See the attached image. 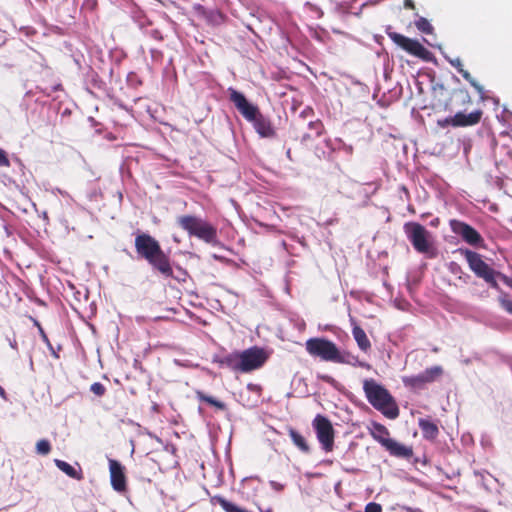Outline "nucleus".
Wrapping results in <instances>:
<instances>
[{
  "instance_id": "nucleus-12",
  "label": "nucleus",
  "mask_w": 512,
  "mask_h": 512,
  "mask_svg": "<svg viewBox=\"0 0 512 512\" xmlns=\"http://www.w3.org/2000/svg\"><path fill=\"white\" fill-rule=\"evenodd\" d=\"M228 91L230 101L235 105L237 110L247 121L250 122L252 119L257 117V115L260 113L258 107L251 104L246 99L244 94L233 88H229Z\"/></svg>"
},
{
  "instance_id": "nucleus-39",
  "label": "nucleus",
  "mask_w": 512,
  "mask_h": 512,
  "mask_svg": "<svg viewBox=\"0 0 512 512\" xmlns=\"http://www.w3.org/2000/svg\"><path fill=\"white\" fill-rule=\"evenodd\" d=\"M433 108L434 109L435 108H439V109H442L444 111H447V110H449V104H448V102H443L442 103L441 101H438V103L433 104Z\"/></svg>"
},
{
  "instance_id": "nucleus-4",
  "label": "nucleus",
  "mask_w": 512,
  "mask_h": 512,
  "mask_svg": "<svg viewBox=\"0 0 512 512\" xmlns=\"http://www.w3.org/2000/svg\"><path fill=\"white\" fill-rule=\"evenodd\" d=\"M178 225L190 236L197 237L213 246L218 244L217 228L199 217L183 215L177 218Z\"/></svg>"
},
{
  "instance_id": "nucleus-3",
  "label": "nucleus",
  "mask_w": 512,
  "mask_h": 512,
  "mask_svg": "<svg viewBox=\"0 0 512 512\" xmlns=\"http://www.w3.org/2000/svg\"><path fill=\"white\" fill-rule=\"evenodd\" d=\"M306 351L314 357L328 362L353 364L356 358L349 353H341L336 344L325 338H310L305 343Z\"/></svg>"
},
{
  "instance_id": "nucleus-7",
  "label": "nucleus",
  "mask_w": 512,
  "mask_h": 512,
  "mask_svg": "<svg viewBox=\"0 0 512 512\" xmlns=\"http://www.w3.org/2000/svg\"><path fill=\"white\" fill-rule=\"evenodd\" d=\"M387 35L395 45L409 55L426 62H430L434 59L433 53L424 47L417 39L409 38L397 32H388Z\"/></svg>"
},
{
  "instance_id": "nucleus-22",
  "label": "nucleus",
  "mask_w": 512,
  "mask_h": 512,
  "mask_svg": "<svg viewBox=\"0 0 512 512\" xmlns=\"http://www.w3.org/2000/svg\"><path fill=\"white\" fill-rule=\"evenodd\" d=\"M240 356L239 352L235 351L225 355L219 360V364L222 367L231 369L234 372H240Z\"/></svg>"
},
{
  "instance_id": "nucleus-46",
  "label": "nucleus",
  "mask_w": 512,
  "mask_h": 512,
  "mask_svg": "<svg viewBox=\"0 0 512 512\" xmlns=\"http://www.w3.org/2000/svg\"><path fill=\"white\" fill-rule=\"evenodd\" d=\"M311 138H312V135H310V134H305L303 136V140H307V139H311Z\"/></svg>"
},
{
  "instance_id": "nucleus-41",
  "label": "nucleus",
  "mask_w": 512,
  "mask_h": 512,
  "mask_svg": "<svg viewBox=\"0 0 512 512\" xmlns=\"http://www.w3.org/2000/svg\"><path fill=\"white\" fill-rule=\"evenodd\" d=\"M271 487H272L274 490H276V491H281V490H283L284 485H282V484H280V483H278V482H276V481H271Z\"/></svg>"
},
{
  "instance_id": "nucleus-26",
  "label": "nucleus",
  "mask_w": 512,
  "mask_h": 512,
  "mask_svg": "<svg viewBox=\"0 0 512 512\" xmlns=\"http://www.w3.org/2000/svg\"><path fill=\"white\" fill-rule=\"evenodd\" d=\"M448 268L452 274L458 275V278L463 282H466V279L469 278V275L464 273L462 267L457 262H450Z\"/></svg>"
},
{
  "instance_id": "nucleus-33",
  "label": "nucleus",
  "mask_w": 512,
  "mask_h": 512,
  "mask_svg": "<svg viewBox=\"0 0 512 512\" xmlns=\"http://www.w3.org/2000/svg\"><path fill=\"white\" fill-rule=\"evenodd\" d=\"M365 512H382V506L376 502H370L365 506Z\"/></svg>"
},
{
  "instance_id": "nucleus-32",
  "label": "nucleus",
  "mask_w": 512,
  "mask_h": 512,
  "mask_svg": "<svg viewBox=\"0 0 512 512\" xmlns=\"http://www.w3.org/2000/svg\"><path fill=\"white\" fill-rule=\"evenodd\" d=\"M11 163L6 151L0 149V167H10Z\"/></svg>"
},
{
  "instance_id": "nucleus-42",
  "label": "nucleus",
  "mask_w": 512,
  "mask_h": 512,
  "mask_svg": "<svg viewBox=\"0 0 512 512\" xmlns=\"http://www.w3.org/2000/svg\"><path fill=\"white\" fill-rule=\"evenodd\" d=\"M404 7L406 9L414 10L415 9V4H414L413 0H404Z\"/></svg>"
},
{
  "instance_id": "nucleus-36",
  "label": "nucleus",
  "mask_w": 512,
  "mask_h": 512,
  "mask_svg": "<svg viewBox=\"0 0 512 512\" xmlns=\"http://www.w3.org/2000/svg\"><path fill=\"white\" fill-rule=\"evenodd\" d=\"M500 279L503 281V283L505 285H507L508 287L512 288V279L504 274H502L501 272H499V274L497 275V279Z\"/></svg>"
},
{
  "instance_id": "nucleus-11",
  "label": "nucleus",
  "mask_w": 512,
  "mask_h": 512,
  "mask_svg": "<svg viewBox=\"0 0 512 512\" xmlns=\"http://www.w3.org/2000/svg\"><path fill=\"white\" fill-rule=\"evenodd\" d=\"M450 228L456 235L460 236L467 244L474 247H484V239L481 234L471 225L460 221L450 220Z\"/></svg>"
},
{
  "instance_id": "nucleus-2",
  "label": "nucleus",
  "mask_w": 512,
  "mask_h": 512,
  "mask_svg": "<svg viewBox=\"0 0 512 512\" xmlns=\"http://www.w3.org/2000/svg\"><path fill=\"white\" fill-rule=\"evenodd\" d=\"M363 390L368 402L384 416L395 419L399 416V408L391 393L374 379H365Z\"/></svg>"
},
{
  "instance_id": "nucleus-25",
  "label": "nucleus",
  "mask_w": 512,
  "mask_h": 512,
  "mask_svg": "<svg viewBox=\"0 0 512 512\" xmlns=\"http://www.w3.org/2000/svg\"><path fill=\"white\" fill-rule=\"evenodd\" d=\"M415 26L420 32H422L424 34H432L433 33V26L424 17H420L418 20H416Z\"/></svg>"
},
{
  "instance_id": "nucleus-35",
  "label": "nucleus",
  "mask_w": 512,
  "mask_h": 512,
  "mask_svg": "<svg viewBox=\"0 0 512 512\" xmlns=\"http://www.w3.org/2000/svg\"><path fill=\"white\" fill-rule=\"evenodd\" d=\"M35 322V325L38 327L39 329V332H40V335H41V338L42 340L47 343L48 345H50V342H49V339H48V336L46 335V333L44 332L43 328L41 327L40 323L37 321V320H34Z\"/></svg>"
},
{
  "instance_id": "nucleus-45",
  "label": "nucleus",
  "mask_w": 512,
  "mask_h": 512,
  "mask_svg": "<svg viewBox=\"0 0 512 512\" xmlns=\"http://www.w3.org/2000/svg\"><path fill=\"white\" fill-rule=\"evenodd\" d=\"M332 3H335V9H338L339 2L338 0H330Z\"/></svg>"
},
{
  "instance_id": "nucleus-40",
  "label": "nucleus",
  "mask_w": 512,
  "mask_h": 512,
  "mask_svg": "<svg viewBox=\"0 0 512 512\" xmlns=\"http://www.w3.org/2000/svg\"><path fill=\"white\" fill-rule=\"evenodd\" d=\"M306 6L309 7L311 10L316 11L318 13L319 17H321L323 15V12L317 6H315L309 2L306 3Z\"/></svg>"
},
{
  "instance_id": "nucleus-6",
  "label": "nucleus",
  "mask_w": 512,
  "mask_h": 512,
  "mask_svg": "<svg viewBox=\"0 0 512 512\" xmlns=\"http://www.w3.org/2000/svg\"><path fill=\"white\" fill-rule=\"evenodd\" d=\"M403 228L408 240L418 253L433 254V238L430 231L418 222H407Z\"/></svg>"
},
{
  "instance_id": "nucleus-15",
  "label": "nucleus",
  "mask_w": 512,
  "mask_h": 512,
  "mask_svg": "<svg viewBox=\"0 0 512 512\" xmlns=\"http://www.w3.org/2000/svg\"><path fill=\"white\" fill-rule=\"evenodd\" d=\"M482 115L483 112L480 109L472 111L469 114L458 112L452 116V121L454 122L453 127L474 126L481 121Z\"/></svg>"
},
{
  "instance_id": "nucleus-13",
  "label": "nucleus",
  "mask_w": 512,
  "mask_h": 512,
  "mask_svg": "<svg viewBox=\"0 0 512 512\" xmlns=\"http://www.w3.org/2000/svg\"><path fill=\"white\" fill-rule=\"evenodd\" d=\"M108 463L112 488L121 494L127 492V477L124 466L115 459H109Z\"/></svg>"
},
{
  "instance_id": "nucleus-30",
  "label": "nucleus",
  "mask_w": 512,
  "mask_h": 512,
  "mask_svg": "<svg viewBox=\"0 0 512 512\" xmlns=\"http://www.w3.org/2000/svg\"><path fill=\"white\" fill-rule=\"evenodd\" d=\"M499 303L506 312L512 315V300L508 299L507 294H503L499 297Z\"/></svg>"
},
{
  "instance_id": "nucleus-28",
  "label": "nucleus",
  "mask_w": 512,
  "mask_h": 512,
  "mask_svg": "<svg viewBox=\"0 0 512 512\" xmlns=\"http://www.w3.org/2000/svg\"><path fill=\"white\" fill-rule=\"evenodd\" d=\"M36 451L40 455H47L51 451V444L48 440H39L36 444Z\"/></svg>"
},
{
  "instance_id": "nucleus-8",
  "label": "nucleus",
  "mask_w": 512,
  "mask_h": 512,
  "mask_svg": "<svg viewBox=\"0 0 512 512\" xmlns=\"http://www.w3.org/2000/svg\"><path fill=\"white\" fill-rule=\"evenodd\" d=\"M240 373H250L260 369L267 361L268 355L263 348L253 346L239 352Z\"/></svg>"
},
{
  "instance_id": "nucleus-19",
  "label": "nucleus",
  "mask_w": 512,
  "mask_h": 512,
  "mask_svg": "<svg viewBox=\"0 0 512 512\" xmlns=\"http://www.w3.org/2000/svg\"><path fill=\"white\" fill-rule=\"evenodd\" d=\"M54 463L59 470H61L63 473H65L70 478H73L78 481H81L84 479L83 471L79 465H78V468H75L72 465H70L69 463H67L63 460H60V459H55Z\"/></svg>"
},
{
  "instance_id": "nucleus-48",
  "label": "nucleus",
  "mask_w": 512,
  "mask_h": 512,
  "mask_svg": "<svg viewBox=\"0 0 512 512\" xmlns=\"http://www.w3.org/2000/svg\"><path fill=\"white\" fill-rule=\"evenodd\" d=\"M0 393L3 395L4 394V390L3 388L0 387Z\"/></svg>"
},
{
  "instance_id": "nucleus-43",
  "label": "nucleus",
  "mask_w": 512,
  "mask_h": 512,
  "mask_svg": "<svg viewBox=\"0 0 512 512\" xmlns=\"http://www.w3.org/2000/svg\"><path fill=\"white\" fill-rule=\"evenodd\" d=\"M437 90H440L441 92L444 91V86L441 84L438 85L437 87H434V92H437Z\"/></svg>"
},
{
  "instance_id": "nucleus-1",
  "label": "nucleus",
  "mask_w": 512,
  "mask_h": 512,
  "mask_svg": "<svg viewBox=\"0 0 512 512\" xmlns=\"http://www.w3.org/2000/svg\"><path fill=\"white\" fill-rule=\"evenodd\" d=\"M135 249L138 256L164 277L173 276L170 257L162 250L160 243L148 233H138L135 237Z\"/></svg>"
},
{
  "instance_id": "nucleus-23",
  "label": "nucleus",
  "mask_w": 512,
  "mask_h": 512,
  "mask_svg": "<svg viewBox=\"0 0 512 512\" xmlns=\"http://www.w3.org/2000/svg\"><path fill=\"white\" fill-rule=\"evenodd\" d=\"M288 434L293 442V444L303 453L308 454L310 452V447L305 439V437L295 430L294 428L288 429Z\"/></svg>"
},
{
  "instance_id": "nucleus-18",
  "label": "nucleus",
  "mask_w": 512,
  "mask_h": 512,
  "mask_svg": "<svg viewBox=\"0 0 512 512\" xmlns=\"http://www.w3.org/2000/svg\"><path fill=\"white\" fill-rule=\"evenodd\" d=\"M450 65L454 67L462 77L469 82V84L474 87L478 92L483 91V87L471 76V74L463 68V63L460 58H453L448 60Z\"/></svg>"
},
{
  "instance_id": "nucleus-21",
  "label": "nucleus",
  "mask_w": 512,
  "mask_h": 512,
  "mask_svg": "<svg viewBox=\"0 0 512 512\" xmlns=\"http://www.w3.org/2000/svg\"><path fill=\"white\" fill-rule=\"evenodd\" d=\"M352 334L360 350L367 352L371 348L370 340L360 326L355 324L352 329Z\"/></svg>"
},
{
  "instance_id": "nucleus-31",
  "label": "nucleus",
  "mask_w": 512,
  "mask_h": 512,
  "mask_svg": "<svg viewBox=\"0 0 512 512\" xmlns=\"http://www.w3.org/2000/svg\"><path fill=\"white\" fill-rule=\"evenodd\" d=\"M90 391L98 397H102L106 393L105 386L100 382H95L90 386Z\"/></svg>"
},
{
  "instance_id": "nucleus-37",
  "label": "nucleus",
  "mask_w": 512,
  "mask_h": 512,
  "mask_svg": "<svg viewBox=\"0 0 512 512\" xmlns=\"http://www.w3.org/2000/svg\"><path fill=\"white\" fill-rule=\"evenodd\" d=\"M247 389H248V390H250V391H252V392H254V393H256L258 396L260 395L261 390H262V389H261V387H260L259 385H257V384H253V383H249V384L247 385Z\"/></svg>"
},
{
  "instance_id": "nucleus-34",
  "label": "nucleus",
  "mask_w": 512,
  "mask_h": 512,
  "mask_svg": "<svg viewBox=\"0 0 512 512\" xmlns=\"http://www.w3.org/2000/svg\"><path fill=\"white\" fill-rule=\"evenodd\" d=\"M453 121H452V116L451 117H447V118H444V119H439L437 121V125L441 128H446L448 126H452L453 127Z\"/></svg>"
},
{
  "instance_id": "nucleus-29",
  "label": "nucleus",
  "mask_w": 512,
  "mask_h": 512,
  "mask_svg": "<svg viewBox=\"0 0 512 512\" xmlns=\"http://www.w3.org/2000/svg\"><path fill=\"white\" fill-rule=\"evenodd\" d=\"M452 95L459 97L463 105L471 103V97L466 89H455Z\"/></svg>"
},
{
  "instance_id": "nucleus-20",
  "label": "nucleus",
  "mask_w": 512,
  "mask_h": 512,
  "mask_svg": "<svg viewBox=\"0 0 512 512\" xmlns=\"http://www.w3.org/2000/svg\"><path fill=\"white\" fill-rule=\"evenodd\" d=\"M418 425L425 439L433 441L439 435V428L436 423L429 419H419Z\"/></svg>"
},
{
  "instance_id": "nucleus-10",
  "label": "nucleus",
  "mask_w": 512,
  "mask_h": 512,
  "mask_svg": "<svg viewBox=\"0 0 512 512\" xmlns=\"http://www.w3.org/2000/svg\"><path fill=\"white\" fill-rule=\"evenodd\" d=\"M443 368L439 365L429 367L422 373L402 378L403 384L411 389H423L427 384L435 382L443 375Z\"/></svg>"
},
{
  "instance_id": "nucleus-27",
  "label": "nucleus",
  "mask_w": 512,
  "mask_h": 512,
  "mask_svg": "<svg viewBox=\"0 0 512 512\" xmlns=\"http://www.w3.org/2000/svg\"><path fill=\"white\" fill-rule=\"evenodd\" d=\"M309 128L314 131V137H320L325 132L324 124L321 120L317 119L309 123Z\"/></svg>"
},
{
  "instance_id": "nucleus-38",
  "label": "nucleus",
  "mask_w": 512,
  "mask_h": 512,
  "mask_svg": "<svg viewBox=\"0 0 512 512\" xmlns=\"http://www.w3.org/2000/svg\"><path fill=\"white\" fill-rule=\"evenodd\" d=\"M150 34H151V37L154 38L157 41H162L163 40L162 33L158 29L152 30L150 32Z\"/></svg>"
},
{
  "instance_id": "nucleus-9",
  "label": "nucleus",
  "mask_w": 512,
  "mask_h": 512,
  "mask_svg": "<svg viewBox=\"0 0 512 512\" xmlns=\"http://www.w3.org/2000/svg\"><path fill=\"white\" fill-rule=\"evenodd\" d=\"M312 425L322 448L326 452H331L334 448L335 431L330 420L327 417L318 414L314 418Z\"/></svg>"
},
{
  "instance_id": "nucleus-24",
  "label": "nucleus",
  "mask_w": 512,
  "mask_h": 512,
  "mask_svg": "<svg viewBox=\"0 0 512 512\" xmlns=\"http://www.w3.org/2000/svg\"><path fill=\"white\" fill-rule=\"evenodd\" d=\"M196 397L200 401L206 402L207 404H209L211 406H214V407H216L219 410H225L226 409L225 403H223V402H221L219 400H216L212 396L206 395L203 391H199V390L196 391Z\"/></svg>"
},
{
  "instance_id": "nucleus-44",
  "label": "nucleus",
  "mask_w": 512,
  "mask_h": 512,
  "mask_svg": "<svg viewBox=\"0 0 512 512\" xmlns=\"http://www.w3.org/2000/svg\"><path fill=\"white\" fill-rule=\"evenodd\" d=\"M406 510H407V512H422L419 509H414V508H411V507L406 508Z\"/></svg>"
},
{
  "instance_id": "nucleus-5",
  "label": "nucleus",
  "mask_w": 512,
  "mask_h": 512,
  "mask_svg": "<svg viewBox=\"0 0 512 512\" xmlns=\"http://www.w3.org/2000/svg\"><path fill=\"white\" fill-rule=\"evenodd\" d=\"M459 252L464 256L470 270L478 277L483 279L490 287L499 289L497 282V275L499 271L494 270L487 264L481 254L469 250L459 249Z\"/></svg>"
},
{
  "instance_id": "nucleus-17",
  "label": "nucleus",
  "mask_w": 512,
  "mask_h": 512,
  "mask_svg": "<svg viewBox=\"0 0 512 512\" xmlns=\"http://www.w3.org/2000/svg\"><path fill=\"white\" fill-rule=\"evenodd\" d=\"M369 430L373 439L380 443L383 447L392 439L389 437L390 432L388 428L378 422H372Z\"/></svg>"
},
{
  "instance_id": "nucleus-16",
  "label": "nucleus",
  "mask_w": 512,
  "mask_h": 512,
  "mask_svg": "<svg viewBox=\"0 0 512 512\" xmlns=\"http://www.w3.org/2000/svg\"><path fill=\"white\" fill-rule=\"evenodd\" d=\"M384 448L386 449V451L389 452V454L391 456L401 458V459L409 460L414 454L413 448L411 446H406L404 444H401L394 439H391L384 446Z\"/></svg>"
},
{
  "instance_id": "nucleus-47",
  "label": "nucleus",
  "mask_w": 512,
  "mask_h": 512,
  "mask_svg": "<svg viewBox=\"0 0 512 512\" xmlns=\"http://www.w3.org/2000/svg\"><path fill=\"white\" fill-rule=\"evenodd\" d=\"M290 153H291V150H290V149H288V150H287V152H286V154H287V157L291 160Z\"/></svg>"
},
{
  "instance_id": "nucleus-14",
  "label": "nucleus",
  "mask_w": 512,
  "mask_h": 512,
  "mask_svg": "<svg viewBox=\"0 0 512 512\" xmlns=\"http://www.w3.org/2000/svg\"><path fill=\"white\" fill-rule=\"evenodd\" d=\"M250 122L253 123L254 129L262 138H274L277 134L271 120L261 113Z\"/></svg>"
}]
</instances>
